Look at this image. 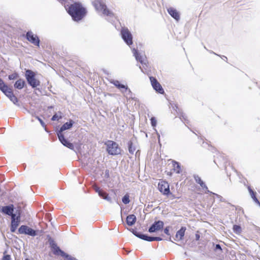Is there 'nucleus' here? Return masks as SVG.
Returning <instances> with one entry per match:
<instances>
[{"mask_svg": "<svg viewBox=\"0 0 260 260\" xmlns=\"http://www.w3.org/2000/svg\"><path fill=\"white\" fill-rule=\"evenodd\" d=\"M149 78L153 88L158 93L163 94L164 93V90L161 85L157 81L156 79L153 77H150Z\"/></svg>", "mask_w": 260, "mask_h": 260, "instance_id": "13", "label": "nucleus"}, {"mask_svg": "<svg viewBox=\"0 0 260 260\" xmlns=\"http://www.w3.org/2000/svg\"><path fill=\"white\" fill-rule=\"evenodd\" d=\"M59 115H58L57 114H55L51 118V120L52 121H55V120H58L62 118V116L61 115V113L59 112Z\"/></svg>", "mask_w": 260, "mask_h": 260, "instance_id": "31", "label": "nucleus"}, {"mask_svg": "<svg viewBox=\"0 0 260 260\" xmlns=\"http://www.w3.org/2000/svg\"><path fill=\"white\" fill-rule=\"evenodd\" d=\"M134 234L137 237H138L143 240L147 241H161L162 240V239L161 238L158 237H149V236H146L145 235H143L142 234L137 233V232L134 233Z\"/></svg>", "mask_w": 260, "mask_h": 260, "instance_id": "16", "label": "nucleus"}, {"mask_svg": "<svg viewBox=\"0 0 260 260\" xmlns=\"http://www.w3.org/2000/svg\"><path fill=\"white\" fill-rule=\"evenodd\" d=\"M248 190L249 191L251 198L253 199L254 202L260 206V202L256 197V192L253 191L250 187H248Z\"/></svg>", "mask_w": 260, "mask_h": 260, "instance_id": "24", "label": "nucleus"}, {"mask_svg": "<svg viewBox=\"0 0 260 260\" xmlns=\"http://www.w3.org/2000/svg\"><path fill=\"white\" fill-rule=\"evenodd\" d=\"M121 34L122 39L128 46L131 45L133 44L132 35L127 28H122L121 30Z\"/></svg>", "mask_w": 260, "mask_h": 260, "instance_id": "8", "label": "nucleus"}, {"mask_svg": "<svg viewBox=\"0 0 260 260\" xmlns=\"http://www.w3.org/2000/svg\"><path fill=\"white\" fill-rule=\"evenodd\" d=\"M171 168V172H168V175H171L173 173L179 174L181 172V167L179 165V163L174 160L172 161Z\"/></svg>", "mask_w": 260, "mask_h": 260, "instance_id": "17", "label": "nucleus"}, {"mask_svg": "<svg viewBox=\"0 0 260 260\" xmlns=\"http://www.w3.org/2000/svg\"><path fill=\"white\" fill-rule=\"evenodd\" d=\"M186 230V227L182 226L181 229L177 232L175 235V240L176 241L182 240L183 239Z\"/></svg>", "mask_w": 260, "mask_h": 260, "instance_id": "18", "label": "nucleus"}, {"mask_svg": "<svg viewBox=\"0 0 260 260\" xmlns=\"http://www.w3.org/2000/svg\"><path fill=\"white\" fill-rule=\"evenodd\" d=\"M18 232L20 234L28 235L31 236L36 235V232L27 225H22L18 229Z\"/></svg>", "mask_w": 260, "mask_h": 260, "instance_id": "11", "label": "nucleus"}, {"mask_svg": "<svg viewBox=\"0 0 260 260\" xmlns=\"http://www.w3.org/2000/svg\"><path fill=\"white\" fill-rule=\"evenodd\" d=\"M14 211V206L13 205H10L9 206H4L2 208V212L7 215H10L12 217V215H15L13 214Z\"/></svg>", "mask_w": 260, "mask_h": 260, "instance_id": "19", "label": "nucleus"}, {"mask_svg": "<svg viewBox=\"0 0 260 260\" xmlns=\"http://www.w3.org/2000/svg\"><path fill=\"white\" fill-rule=\"evenodd\" d=\"M74 122L73 120H70L69 122H67L64 123L60 127L59 131L57 133V136L58 137L60 142L67 147L71 149H74V145L70 142L68 140L64 138L62 132L65 130L70 129L73 126Z\"/></svg>", "mask_w": 260, "mask_h": 260, "instance_id": "2", "label": "nucleus"}, {"mask_svg": "<svg viewBox=\"0 0 260 260\" xmlns=\"http://www.w3.org/2000/svg\"><path fill=\"white\" fill-rule=\"evenodd\" d=\"M37 119H38V120L40 121V123L41 124V125L43 127H45L46 126V125H45V123L44 122V121L40 118L38 117Z\"/></svg>", "mask_w": 260, "mask_h": 260, "instance_id": "37", "label": "nucleus"}, {"mask_svg": "<svg viewBox=\"0 0 260 260\" xmlns=\"http://www.w3.org/2000/svg\"><path fill=\"white\" fill-rule=\"evenodd\" d=\"M107 152L112 155H116L121 153V148L118 144L112 140H108L105 143Z\"/></svg>", "mask_w": 260, "mask_h": 260, "instance_id": "4", "label": "nucleus"}, {"mask_svg": "<svg viewBox=\"0 0 260 260\" xmlns=\"http://www.w3.org/2000/svg\"><path fill=\"white\" fill-rule=\"evenodd\" d=\"M68 13L74 20L79 21L86 16L87 11L81 4L75 3L69 6Z\"/></svg>", "mask_w": 260, "mask_h": 260, "instance_id": "1", "label": "nucleus"}, {"mask_svg": "<svg viewBox=\"0 0 260 260\" xmlns=\"http://www.w3.org/2000/svg\"><path fill=\"white\" fill-rule=\"evenodd\" d=\"M20 222V216H16L15 215H12L11 217V222L10 226V231L12 233H14L16 231L17 227L18 226Z\"/></svg>", "mask_w": 260, "mask_h": 260, "instance_id": "10", "label": "nucleus"}, {"mask_svg": "<svg viewBox=\"0 0 260 260\" xmlns=\"http://www.w3.org/2000/svg\"><path fill=\"white\" fill-rule=\"evenodd\" d=\"M93 189L95 190L96 192H97L98 194L100 193L102 190L99 186H98L95 184H93L92 185Z\"/></svg>", "mask_w": 260, "mask_h": 260, "instance_id": "33", "label": "nucleus"}, {"mask_svg": "<svg viewBox=\"0 0 260 260\" xmlns=\"http://www.w3.org/2000/svg\"><path fill=\"white\" fill-rule=\"evenodd\" d=\"M216 249H220V250H222V248H221V246H220V245H219V244L216 245Z\"/></svg>", "mask_w": 260, "mask_h": 260, "instance_id": "38", "label": "nucleus"}, {"mask_svg": "<svg viewBox=\"0 0 260 260\" xmlns=\"http://www.w3.org/2000/svg\"><path fill=\"white\" fill-rule=\"evenodd\" d=\"M169 230H170V226H167L165 229H164V233L167 235L168 236H170V240H171V236H170V233L169 232Z\"/></svg>", "mask_w": 260, "mask_h": 260, "instance_id": "35", "label": "nucleus"}, {"mask_svg": "<svg viewBox=\"0 0 260 260\" xmlns=\"http://www.w3.org/2000/svg\"><path fill=\"white\" fill-rule=\"evenodd\" d=\"M26 37L27 40L35 45L39 46L40 40L39 38L35 35L31 31H28L26 33Z\"/></svg>", "mask_w": 260, "mask_h": 260, "instance_id": "14", "label": "nucleus"}, {"mask_svg": "<svg viewBox=\"0 0 260 260\" xmlns=\"http://www.w3.org/2000/svg\"><path fill=\"white\" fill-rule=\"evenodd\" d=\"M25 76L28 84L32 88L37 87L40 85V81L36 78V74L32 71L29 70H27L26 71Z\"/></svg>", "mask_w": 260, "mask_h": 260, "instance_id": "6", "label": "nucleus"}, {"mask_svg": "<svg viewBox=\"0 0 260 260\" xmlns=\"http://www.w3.org/2000/svg\"><path fill=\"white\" fill-rule=\"evenodd\" d=\"M140 68H141V70H142L143 72H144V71H143V69L141 68V67H140Z\"/></svg>", "mask_w": 260, "mask_h": 260, "instance_id": "40", "label": "nucleus"}, {"mask_svg": "<svg viewBox=\"0 0 260 260\" xmlns=\"http://www.w3.org/2000/svg\"><path fill=\"white\" fill-rule=\"evenodd\" d=\"M18 78H19V74L16 72H14L12 74L9 75L8 76V79L10 80H16V79H18Z\"/></svg>", "mask_w": 260, "mask_h": 260, "instance_id": "29", "label": "nucleus"}, {"mask_svg": "<svg viewBox=\"0 0 260 260\" xmlns=\"http://www.w3.org/2000/svg\"><path fill=\"white\" fill-rule=\"evenodd\" d=\"M136 221V217L134 214H131L127 216L126 222L127 225L132 226L135 224Z\"/></svg>", "mask_w": 260, "mask_h": 260, "instance_id": "23", "label": "nucleus"}, {"mask_svg": "<svg viewBox=\"0 0 260 260\" xmlns=\"http://www.w3.org/2000/svg\"><path fill=\"white\" fill-rule=\"evenodd\" d=\"M25 260H30V259L28 258H26Z\"/></svg>", "mask_w": 260, "mask_h": 260, "instance_id": "41", "label": "nucleus"}, {"mask_svg": "<svg viewBox=\"0 0 260 260\" xmlns=\"http://www.w3.org/2000/svg\"><path fill=\"white\" fill-rule=\"evenodd\" d=\"M50 247L53 251V253L55 255H60L62 257H64L68 259L72 260L71 257L68 254L62 251L59 247L57 246V244L55 243H50Z\"/></svg>", "mask_w": 260, "mask_h": 260, "instance_id": "7", "label": "nucleus"}, {"mask_svg": "<svg viewBox=\"0 0 260 260\" xmlns=\"http://www.w3.org/2000/svg\"><path fill=\"white\" fill-rule=\"evenodd\" d=\"M233 230L234 232L237 234H240L242 232V229L241 226L239 225H234L233 227Z\"/></svg>", "mask_w": 260, "mask_h": 260, "instance_id": "28", "label": "nucleus"}, {"mask_svg": "<svg viewBox=\"0 0 260 260\" xmlns=\"http://www.w3.org/2000/svg\"><path fill=\"white\" fill-rule=\"evenodd\" d=\"M195 180L197 183H198V184H199L200 185L201 187H202L203 190L204 191L205 193H208L210 192V191L208 190V188L207 185H206V184L204 182V181L201 179V178L200 177H199V176L196 177Z\"/></svg>", "mask_w": 260, "mask_h": 260, "instance_id": "21", "label": "nucleus"}, {"mask_svg": "<svg viewBox=\"0 0 260 260\" xmlns=\"http://www.w3.org/2000/svg\"><path fill=\"white\" fill-rule=\"evenodd\" d=\"M0 90L14 104L18 102V99L14 94L12 89L9 87L1 78Z\"/></svg>", "mask_w": 260, "mask_h": 260, "instance_id": "3", "label": "nucleus"}, {"mask_svg": "<svg viewBox=\"0 0 260 260\" xmlns=\"http://www.w3.org/2000/svg\"><path fill=\"white\" fill-rule=\"evenodd\" d=\"M128 151L130 153L133 154L136 150L135 147L133 145V142L131 141H129L128 143Z\"/></svg>", "mask_w": 260, "mask_h": 260, "instance_id": "27", "label": "nucleus"}, {"mask_svg": "<svg viewBox=\"0 0 260 260\" xmlns=\"http://www.w3.org/2000/svg\"><path fill=\"white\" fill-rule=\"evenodd\" d=\"M122 202L125 204H127L129 203L130 201L129 199V196L128 194H125L122 199Z\"/></svg>", "mask_w": 260, "mask_h": 260, "instance_id": "32", "label": "nucleus"}, {"mask_svg": "<svg viewBox=\"0 0 260 260\" xmlns=\"http://www.w3.org/2000/svg\"><path fill=\"white\" fill-rule=\"evenodd\" d=\"M164 223L163 221L159 220L155 221L149 228L148 231L150 233H153L160 230L162 229Z\"/></svg>", "mask_w": 260, "mask_h": 260, "instance_id": "15", "label": "nucleus"}, {"mask_svg": "<svg viewBox=\"0 0 260 260\" xmlns=\"http://www.w3.org/2000/svg\"><path fill=\"white\" fill-rule=\"evenodd\" d=\"M151 124L153 127H155L156 125L157 121L156 119L154 117H152L150 119Z\"/></svg>", "mask_w": 260, "mask_h": 260, "instance_id": "34", "label": "nucleus"}, {"mask_svg": "<svg viewBox=\"0 0 260 260\" xmlns=\"http://www.w3.org/2000/svg\"><path fill=\"white\" fill-rule=\"evenodd\" d=\"M92 5L98 11L102 12L104 15L111 16L113 13L107 9V6L100 0H95L92 2Z\"/></svg>", "mask_w": 260, "mask_h": 260, "instance_id": "5", "label": "nucleus"}, {"mask_svg": "<svg viewBox=\"0 0 260 260\" xmlns=\"http://www.w3.org/2000/svg\"><path fill=\"white\" fill-rule=\"evenodd\" d=\"M25 85V82L23 79H18L14 84V87L16 89H22Z\"/></svg>", "mask_w": 260, "mask_h": 260, "instance_id": "22", "label": "nucleus"}, {"mask_svg": "<svg viewBox=\"0 0 260 260\" xmlns=\"http://www.w3.org/2000/svg\"><path fill=\"white\" fill-rule=\"evenodd\" d=\"M167 11L168 13L177 21L180 19V14L176 9L170 7L167 9Z\"/></svg>", "mask_w": 260, "mask_h": 260, "instance_id": "20", "label": "nucleus"}, {"mask_svg": "<svg viewBox=\"0 0 260 260\" xmlns=\"http://www.w3.org/2000/svg\"><path fill=\"white\" fill-rule=\"evenodd\" d=\"M182 118H181V119H184V122L185 123H186L187 124L189 122V120L188 119V117L185 115H182Z\"/></svg>", "mask_w": 260, "mask_h": 260, "instance_id": "36", "label": "nucleus"}, {"mask_svg": "<svg viewBox=\"0 0 260 260\" xmlns=\"http://www.w3.org/2000/svg\"><path fill=\"white\" fill-rule=\"evenodd\" d=\"M11 256L10 254H9L8 252V251L7 250H5L3 252V257L1 258V260H11Z\"/></svg>", "mask_w": 260, "mask_h": 260, "instance_id": "26", "label": "nucleus"}, {"mask_svg": "<svg viewBox=\"0 0 260 260\" xmlns=\"http://www.w3.org/2000/svg\"><path fill=\"white\" fill-rule=\"evenodd\" d=\"M113 84L116 87H117V88H118L119 89L125 88V86L124 85L120 84V82L118 81H117V80L113 81Z\"/></svg>", "mask_w": 260, "mask_h": 260, "instance_id": "30", "label": "nucleus"}, {"mask_svg": "<svg viewBox=\"0 0 260 260\" xmlns=\"http://www.w3.org/2000/svg\"><path fill=\"white\" fill-rule=\"evenodd\" d=\"M200 236L199 234H196V239L197 240H199L200 239Z\"/></svg>", "mask_w": 260, "mask_h": 260, "instance_id": "39", "label": "nucleus"}, {"mask_svg": "<svg viewBox=\"0 0 260 260\" xmlns=\"http://www.w3.org/2000/svg\"><path fill=\"white\" fill-rule=\"evenodd\" d=\"M158 188L164 194L168 195L170 193L169 185L166 181H160L158 184Z\"/></svg>", "mask_w": 260, "mask_h": 260, "instance_id": "9", "label": "nucleus"}, {"mask_svg": "<svg viewBox=\"0 0 260 260\" xmlns=\"http://www.w3.org/2000/svg\"><path fill=\"white\" fill-rule=\"evenodd\" d=\"M133 53L136 60L141 63L143 68L148 67V62L145 56L140 55L135 49H133Z\"/></svg>", "mask_w": 260, "mask_h": 260, "instance_id": "12", "label": "nucleus"}, {"mask_svg": "<svg viewBox=\"0 0 260 260\" xmlns=\"http://www.w3.org/2000/svg\"><path fill=\"white\" fill-rule=\"evenodd\" d=\"M99 195L100 197L105 200H107L108 201L111 200V198L109 196V194L107 192L104 191L103 190H102L101 192L99 194Z\"/></svg>", "mask_w": 260, "mask_h": 260, "instance_id": "25", "label": "nucleus"}]
</instances>
